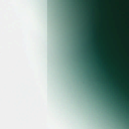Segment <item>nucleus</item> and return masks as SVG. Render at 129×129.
<instances>
[{
  "label": "nucleus",
  "mask_w": 129,
  "mask_h": 129,
  "mask_svg": "<svg viewBox=\"0 0 129 129\" xmlns=\"http://www.w3.org/2000/svg\"><path fill=\"white\" fill-rule=\"evenodd\" d=\"M98 0H97V26H98Z\"/></svg>",
  "instance_id": "obj_1"
},
{
  "label": "nucleus",
  "mask_w": 129,
  "mask_h": 129,
  "mask_svg": "<svg viewBox=\"0 0 129 129\" xmlns=\"http://www.w3.org/2000/svg\"><path fill=\"white\" fill-rule=\"evenodd\" d=\"M89 37H91V33H90V32H89Z\"/></svg>",
  "instance_id": "obj_2"
},
{
  "label": "nucleus",
  "mask_w": 129,
  "mask_h": 129,
  "mask_svg": "<svg viewBox=\"0 0 129 129\" xmlns=\"http://www.w3.org/2000/svg\"><path fill=\"white\" fill-rule=\"evenodd\" d=\"M102 12H103V13H104V11H102Z\"/></svg>",
  "instance_id": "obj_3"
},
{
  "label": "nucleus",
  "mask_w": 129,
  "mask_h": 129,
  "mask_svg": "<svg viewBox=\"0 0 129 129\" xmlns=\"http://www.w3.org/2000/svg\"><path fill=\"white\" fill-rule=\"evenodd\" d=\"M90 44H91V43H90Z\"/></svg>",
  "instance_id": "obj_4"
},
{
  "label": "nucleus",
  "mask_w": 129,
  "mask_h": 129,
  "mask_svg": "<svg viewBox=\"0 0 129 129\" xmlns=\"http://www.w3.org/2000/svg\"><path fill=\"white\" fill-rule=\"evenodd\" d=\"M89 24H90V23H89Z\"/></svg>",
  "instance_id": "obj_5"
}]
</instances>
